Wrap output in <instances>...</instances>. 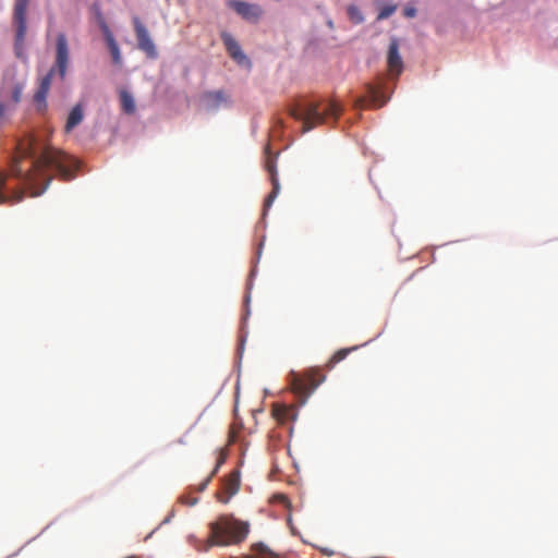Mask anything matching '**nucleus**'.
Returning a JSON list of instances; mask_svg holds the SVG:
<instances>
[{
	"mask_svg": "<svg viewBox=\"0 0 558 558\" xmlns=\"http://www.w3.org/2000/svg\"><path fill=\"white\" fill-rule=\"evenodd\" d=\"M266 154H267V156H266V160H265V169L267 170V172L270 175L272 190L269 193V195L266 197L264 206L270 207L272 202L275 201V198L277 197V195L280 192V184H279L278 177H277L276 160H275V157L270 156L268 146L266 147Z\"/></svg>",
	"mask_w": 558,
	"mask_h": 558,
	"instance_id": "obj_9",
	"label": "nucleus"
},
{
	"mask_svg": "<svg viewBox=\"0 0 558 558\" xmlns=\"http://www.w3.org/2000/svg\"><path fill=\"white\" fill-rule=\"evenodd\" d=\"M209 536L205 550L214 546H232L242 543L248 535L250 523L239 520L232 514H221L208 524Z\"/></svg>",
	"mask_w": 558,
	"mask_h": 558,
	"instance_id": "obj_3",
	"label": "nucleus"
},
{
	"mask_svg": "<svg viewBox=\"0 0 558 558\" xmlns=\"http://www.w3.org/2000/svg\"><path fill=\"white\" fill-rule=\"evenodd\" d=\"M5 181L7 174L0 173V204H15L22 201L23 192L14 191L12 194L8 193Z\"/></svg>",
	"mask_w": 558,
	"mask_h": 558,
	"instance_id": "obj_15",
	"label": "nucleus"
},
{
	"mask_svg": "<svg viewBox=\"0 0 558 558\" xmlns=\"http://www.w3.org/2000/svg\"><path fill=\"white\" fill-rule=\"evenodd\" d=\"M350 349L356 350V349H359V345H353Z\"/></svg>",
	"mask_w": 558,
	"mask_h": 558,
	"instance_id": "obj_30",
	"label": "nucleus"
},
{
	"mask_svg": "<svg viewBox=\"0 0 558 558\" xmlns=\"http://www.w3.org/2000/svg\"><path fill=\"white\" fill-rule=\"evenodd\" d=\"M78 168L77 160L53 147H39L34 137H27L17 145L10 173L20 180L32 196L43 194L52 179V172L63 180H71Z\"/></svg>",
	"mask_w": 558,
	"mask_h": 558,
	"instance_id": "obj_1",
	"label": "nucleus"
},
{
	"mask_svg": "<svg viewBox=\"0 0 558 558\" xmlns=\"http://www.w3.org/2000/svg\"><path fill=\"white\" fill-rule=\"evenodd\" d=\"M222 43L229 53V56L239 64H248L250 61L245 53L242 51L239 43L229 33L223 32L221 34Z\"/></svg>",
	"mask_w": 558,
	"mask_h": 558,
	"instance_id": "obj_13",
	"label": "nucleus"
},
{
	"mask_svg": "<svg viewBox=\"0 0 558 558\" xmlns=\"http://www.w3.org/2000/svg\"><path fill=\"white\" fill-rule=\"evenodd\" d=\"M31 0H14L12 25L14 28V53L26 60L25 40L27 34V10Z\"/></svg>",
	"mask_w": 558,
	"mask_h": 558,
	"instance_id": "obj_6",
	"label": "nucleus"
},
{
	"mask_svg": "<svg viewBox=\"0 0 558 558\" xmlns=\"http://www.w3.org/2000/svg\"><path fill=\"white\" fill-rule=\"evenodd\" d=\"M69 65V47L66 36L58 34L56 43V61L49 72L39 81L38 89L34 95V101L38 110H45L47 107L46 98L48 96L52 76L57 73L61 81L64 80Z\"/></svg>",
	"mask_w": 558,
	"mask_h": 558,
	"instance_id": "obj_4",
	"label": "nucleus"
},
{
	"mask_svg": "<svg viewBox=\"0 0 558 558\" xmlns=\"http://www.w3.org/2000/svg\"><path fill=\"white\" fill-rule=\"evenodd\" d=\"M342 112V108L336 101H310L302 100L289 109V114L302 122V132H308L324 124L328 120L336 121Z\"/></svg>",
	"mask_w": 558,
	"mask_h": 558,
	"instance_id": "obj_2",
	"label": "nucleus"
},
{
	"mask_svg": "<svg viewBox=\"0 0 558 558\" xmlns=\"http://www.w3.org/2000/svg\"><path fill=\"white\" fill-rule=\"evenodd\" d=\"M205 107L208 110H217L222 105L229 104V98L223 90L206 92L203 95Z\"/></svg>",
	"mask_w": 558,
	"mask_h": 558,
	"instance_id": "obj_14",
	"label": "nucleus"
},
{
	"mask_svg": "<svg viewBox=\"0 0 558 558\" xmlns=\"http://www.w3.org/2000/svg\"><path fill=\"white\" fill-rule=\"evenodd\" d=\"M133 26L138 49L142 50L148 59H156L158 57L156 46L151 40L147 28L137 16L133 17Z\"/></svg>",
	"mask_w": 558,
	"mask_h": 558,
	"instance_id": "obj_7",
	"label": "nucleus"
},
{
	"mask_svg": "<svg viewBox=\"0 0 558 558\" xmlns=\"http://www.w3.org/2000/svg\"><path fill=\"white\" fill-rule=\"evenodd\" d=\"M229 7L233 9L239 15L248 22H257L262 16V9L257 4L247 3L244 1H230Z\"/></svg>",
	"mask_w": 558,
	"mask_h": 558,
	"instance_id": "obj_12",
	"label": "nucleus"
},
{
	"mask_svg": "<svg viewBox=\"0 0 558 558\" xmlns=\"http://www.w3.org/2000/svg\"><path fill=\"white\" fill-rule=\"evenodd\" d=\"M396 10H397L396 4H387V5L383 7L377 15V20L381 21V20L388 19L396 12Z\"/></svg>",
	"mask_w": 558,
	"mask_h": 558,
	"instance_id": "obj_21",
	"label": "nucleus"
},
{
	"mask_svg": "<svg viewBox=\"0 0 558 558\" xmlns=\"http://www.w3.org/2000/svg\"><path fill=\"white\" fill-rule=\"evenodd\" d=\"M252 551L258 556V558H276L277 556L263 543L252 545Z\"/></svg>",
	"mask_w": 558,
	"mask_h": 558,
	"instance_id": "obj_19",
	"label": "nucleus"
},
{
	"mask_svg": "<svg viewBox=\"0 0 558 558\" xmlns=\"http://www.w3.org/2000/svg\"><path fill=\"white\" fill-rule=\"evenodd\" d=\"M213 477H214V476H211V474H209V475L207 476V478H206V480H205V481L199 485V490H201V492H203V490H205V489H206V487L208 486V484L210 483V481H211V478H213Z\"/></svg>",
	"mask_w": 558,
	"mask_h": 558,
	"instance_id": "obj_28",
	"label": "nucleus"
},
{
	"mask_svg": "<svg viewBox=\"0 0 558 558\" xmlns=\"http://www.w3.org/2000/svg\"><path fill=\"white\" fill-rule=\"evenodd\" d=\"M5 113V106L4 104L0 100V118H2Z\"/></svg>",
	"mask_w": 558,
	"mask_h": 558,
	"instance_id": "obj_29",
	"label": "nucleus"
},
{
	"mask_svg": "<svg viewBox=\"0 0 558 558\" xmlns=\"http://www.w3.org/2000/svg\"><path fill=\"white\" fill-rule=\"evenodd\" d=\"M272 412L278 420H284L287 409L284 407H275Z\"/></svg>",
	"mask_w": 558,
	"mask_h": 558,
	"instance_id": "obj_26",
	"label": "nucleus"
},
{
	"mask_svg": "<svg viewBox=\"0 0 558 558\" xmlns=\"http://www.w3.org/2000/svg\"><path fill=\"white\" fill-rule=\"evenodd\" d=\"M240 488V472L234 470L222 482L221 492L217 493V499L227 504L234 496Z\"/></svg>",
	"mask_w": 558,
	"mask_h": 558,
	"instance_id": "obj_10",
	"label": "nucleus"
},
{
	"mask_svg": "<svg viewBox=\"0 0 558 558\" xmlns=\"http://www.w3.org/2000/svg\"><path fill=\"white\" fill-rule=\"evenodd\" d=\"M399 39L397 37H392L387 52L388 72L396 78H398L403 71V61L399 52Z\"/></svg>",
	"mask_w": 558,
	"mask_h": 558,
	"instance_id": "obj_8",
	"label": "nucleus"
},
{
	"mask_svg": "<svg viewBox=\"0 0 558 558\" xmlns=\"http://www.w3.org/2000/svg\"><path fill=\"white\" fill-rule=\"evenodd\" d=\"M349 351H337L335 355L330 359L328 366L332 367L333 364L343 360Z\"/></svg>",
	"mask_w": 558,
	"mask_h": 558,
	"instance_id": "obj_23",
	"label": "nucleus"
},
{
	"mask_svg": "<svg viewBox=\"0 0 558 558\" xmlns=\"http://www.w3.org/2000/svg\"><path fill=\"white\" fill-rule=\"evenodd\" d=\"M181 501L183 504L189 505V506H194L197 502V499L196 498L181 497Z\"/></svg>",
	"mask_w": 558,
	"mask_h": 558,
	"instance_id": "obj_27",
	"label": "nucleus"
},
{
	"mask_svg": "<svg viewBox=\"0 0 558 558\" xmlns=\"http://www.w3.org/2000/svg\"><path fill=\"white\" fill-rule=\"evenodd\" d=\"M83 108L81 105H76L72 108L69 113L66 123H65V132H71L75 126H77L83 120Z\"/></svg>",
	"mask_w": 558,
	"mask_h": 558,
	"instance_id": "obj_17",
	"label": "nucleus"
},
{
	"mask_svg": "<svg viewBox=\"0 0 558 558\" xmlns=\"http://www.w3.org/2000/svg\"><path fill=\"white\" fill-rule=\"evenodd\" d=\"M217 453H218L217 462H216V466L214 468L213 472L210 473L211 476H215V474L218 472L219 468L226 462L227 456H228V451L226 448H220L217 451Z\"/></svg>",
	"mask_w": 558,
	"mask_h": 558,
	"instance_id": "obj_22",
	"label": "nucleus"
},
{
	"mask_svg": "<svg viewBox=\"0 0 558 558\" xmlns=\"http://www.w3.org/2000/svg\"><path fill=\"white\" fill-rule=\"evenodd\" d=\"M120 101H121L122 110L125 113H128V114L134 113L135 102H134L133 96L129 92H126V90L120 92Z\"/></svg>",
	"mask_w": 558,
	"mask_h": 558,
	"instance_id": "obj_18",
	"label": "nucleus"
},
{
	"mask_svg": "<svg viewBox=\"0 0 558 558\" xmlns=\"http://www.w3.org/2000/svg\"><path fill=\"white\" fill-rule=\"evenodd\" d=\"M416 9L412 4H407L403 9V15L408 19H413L416 15Z\"/></svg>",
	"mask_w": 558,
	"mask_h": 558,
	"instance_id": "obj_24",
	"label": "nucleus"
},
{
	"mask_svg": "<svg viewBox=\"0 0 558 558\" xmlns=\"http://www.w3.org/2000/svg\"><path fill=\"white\" fill-rule=\"evenodd\" d=\"M347 12H348V15H349L350 20L354 24H360V23H362L364 21V16H363V14L361 13V11L359 10L357 7L349 5Z\"/></svg>",
	"mask_w": 558,
	"mask_h": 558,
	"instance_id": "obj_20",
	"label": "nucleus"
},
{
	"mask_svg": "<svg viewBox=\"0 0 558 558\" xmlns=\"http://www.w3.org/2000/svg\"><path fill=\"white\" fill-rule=\"evenodd\" d=\"M387 101L388 97H386L381 86L367 84L366 96L357 100V106L383 107Z\"/></svg>",
	"mask_w": 558,
	"mask_h": 558,
	"instance_id": "obj_11",
	"label": "nucleus"
},
{
	"mask_svg": "<svg viewBox=\"0 0 558 558\" xmlns=\"http://www.w3.org/2000/svg\"><path fill=\"white\" fill-rule=\"evenodd\" d=\"M325 378L319 367H311L303 372L291 371L287 377L292 392L302 403L307 400Z\"/></svg>",
	"mask_w": 558,
	"mask_h": 558,
	"instance_id": "obj_5",
	"label": "nucleus"
},
{
	"mask_svg": "<svg viewBox=\"0 0 558 558\" xmlns=\"http://www.w3.org/2000/svg\"><path fill=\"white\" fill-rule=\"evenodd\" d=\"M102 31H104L106 43L108 45V48H109L111 57H112V61L116 64H120L122 58H121L119 46H118L112 33L110 32L109 27L106 24H104Z\"/></svg>",
	"mask_w": 558,
	"mask_h": 558,
	"instance_id": "obj_16",
	"label": "nucleus"
},
{
	"mask_svg": "<svg viewBox=\"0 0 558 558\" xmlns=\"http://www.w3.org/2000/svg\"><path fill=\"white\" fill-rule=\"evenodd\" d=\"M22 96V87L20 85H15L12 90V99L14 104H17L21 100Z\"/></svg>",
	"mask_w": 558,
	"mask_h": 558,
	"instance_id": "obj_25",
	"label": "nucleus"
}]
</instances>
